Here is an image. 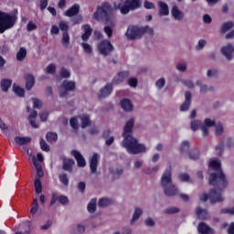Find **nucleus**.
<instances>
[{
    "instance_id": "obj_1",
    "label": "nucleus",
    "mask_w": 234,
    "mask_h": 234,
    "mask_svg": "<svg viewBox=\"0 0 234 234\" xmlns=\"http://www.w3.org/2000/svg\"><path fill=\"white\" fill-rule=\"evenodd\" d=\"M138 8H142V0H125L122 5V3H119L115 9L111 3L103 2L97 6L93 14V19L101 23H111L114 17V10H120L122 16H126V14L138 10Z\"/></svg>"
},
{
    "instance_id": "obj_2",
    "label": "nucleus",
    "mask_w": 234,
    "mask_h": 234,
    "mask_svg": "<svg viewBox=\"0 0 234 234\" xmlns=\"http://www.w3.org/2000/svg\"><path fill=\"white\" fill-rule=\"evenodd\" d=\"M134 127V118H130L123 128V141L122 146L128 151L130 154H140L145 153L147 147L144 144H139L138 140L133 136V129Z\"/></svg>"
},
{
    "instance_id": "obj_3",
    "label": "nucleus",
    "mask_w": 234,
    "mask_h": 234,
    "mask_svg": "<svg viewBox=\"0 0 234 234\" xmlns=\"http://www.w3.org/2000/svg\"><path fill=\"white\" fill-rule=\"evenodd\" d=\"M208 165L211 167L212 171H215V173H211L209 176V186L221 188L228 187V179H226V174H224L222 170L220 160L211 159Z\"/></svg>"
},
{
    "instance_id": "obj_4",
    "label": "nucleus",
    "mask_w": 234,
    "mask_h": 234,
    "mask_svg": "<svg viewBox=\"0 0 234 234\" xmlns=\"http://www.w3.org/2000/svg\"><path fill=\"white\" fill-rule=\"evenodd\" d=\"M161 186L164 187V192L166 197H175L178 193V187L173 185L171 165L165 170L161 177Z\"/></svg>"
},
{
    "instance_id": "obj_5",
    "label": "nucleus",
    "mask_w": 234,
    "mask_h": 234,
    "mask_svg": "<svg viewBox=\"0 0 234 234\" xmlns=\"http://www.w3.org/2000/svg\"><path fill=\"white\" fill-rule=\"evenodd\" d=\"M17 23V9L12 13L0 10V34H5L6 30L14 28Z\"/></svg>"
},
{
    "instance_id": "obj_6",
    "label": "nucleus",
    "mask_w": 234,
    "mask_h": 234,
    "mask_svg": "<svg viewBox=\"0 0 234 234\" xmlns=\"http://www.w3.org/2000/svg\"><path fill=\"white\" fill-rule=\"evenodd\" d=\"M217 188L210 189L208 195L204 193L199 196V200L201 202H207L209 198L210 204H217V202H224V198L222 197V191L226 189V187L216 186Z\"/></svg>"
},
{
    "instance_id": "obj_7",
    "label": "nucleus",
    "mask_w": 234,
    "mask_h": 234,
    "mask_svg": "<svg viewBox=\"0 0 234 234\" xmlns=\"http://www.w3.org/2000/svg\"><path fill=\"white\" fill-rule=\"evenodd\" d=\"M147 33L153 36V34H154V31L153 30V28L149 27V26H145L144 27L130 26L128 27L126 31V37H128V39H140L142 38V36H144V34Z\"/></svg>"
},
{
    "instance_id": "obj_8",
    "label": "nucleus",
    "mask_w": 234,
    "mask_h": 234,
    "mask_svg": "<svg viewBox=\"0 0 234 234\" xmlns=\"http://www.w3.org/2000/svg\"><path fill=\"white\" fill-rule=\"evenodd\" d=\"M97 50L101 56H109L114 50V46L108 39H103L98 43Z\"/></svg>"
},
{
    "instance_id": "obj_9",
    "label": "nucleus",
    "mask_w": 234,
    "mask_h": 234,
    "mask_svg": "<svg viewBox=\"0 0 234 234\" xmlns=\"http://www.w3.org/2000/svg\"><path fill=\"white\" fill-rule=\"evenodd\" d=\"M60 87L64 90L59 91V97L65 98L69 95V92L76 90V82L72 80H64Z\"/></svg>"
},
{
    "instance_id": "obj_10",
    "label": "nucleus",
    "mask_w": 234,
    "mask_h": 234,
    "mask_svg": "<svg viewBox=\"0 0 234 234\" xmlns=\"http://www.w3.org/2000/svg\"><path fill=\"white\" fill-rule=\"evenodd\" d=\"M72 156H74L78 167H85L87 165V161H85V157L80 153L78 150L71 151Z\"/></svg>"
},
{
    "instance_id": "obj_11",
    "label": "nucleus",
    "mask_w": 234,
    "mask_h": 234,
    "mask_svg": "<svg viewBox=\"0 0 234 234\" xmlns=\"http://www.w3.org/2000/svg\"><path fill=\"white\" fill-rule=\"evenodd\" d=\"M74 165H76V161L72 158H64L62 160V169L63 171H68V173H72L74 171Z\"/></svg>"
},
{
    "instance_id": "obj_12",
    "label": "nucleus",
    "mask_w": 234,
    "mask_h": 234,
    "mask_svg": "<svg viewBox=\"0 0 234 234\" xmlns=\"http://www.w3.org/2000/svg\"><path fill=\"white\" fill-rule=\"evenodd\" d=\"M233 52H234V48L233 45L229 44L223 48H221V54L227 58L229 61H231L233 59Z\"/></svg>"
},
{
    "instance_id": "obj_13",
    "label": "nucleus",
    "mask_w": 234,
    "mask_h": 234,
    "mask_svg": "<svg viewBox=\"0 0 234 234\" xmlns=\"http://www.w3.org/2000/svg\"><path fill=\"white\" fill-rule=\"evenodd\" d=\"M98 160H100V155H98L96 153L93 154L90 159V168L92 175L96 174L98 171Z\"/></svg>"
},
{
    "instance_id": "obj_14",
    "label": "nucleus",
    "mask_w": 234,
    "mask_h": 234,
    "mask_svg": "<svg viewBox=\"0 0 234 234\" xmlns=\"http://www.w3.org/2000/svg\"><path fill=\"white\" fill-rule=\"evenodd\" d=\"M197 231L199 234H215V230L205 222H200L197 225Z\"/></svg>"
},
{
    "instance_id": "obj_15",
    "label": "nucleus",
    "mask_w": 234,
    "mask_h": 234,
    "mask_svg": "<svg viewBox=\"0 0 234 234\" xmlns=\"http://www.w3.org/2000/svg\"><path fill=\"white\" fill-rule=\"evenodd\" d=\"M112 83H107L99 92V98H107L110 94H112Z\"/></svg>"
},
{
    "instance_id": "obj_16",
    "label": "nucleus",
    "mask_w": 234,
    "mask_h": 234,
    "mask_svg": "<svg viewBox=\"0 0 234 234\" xmlns=\"http://www.w3.org/2000/svg\"><path fill=\"white\" fill-rule=\"evenodd\" d=\"M189 107H191V93L189 91H186L185 101L180 106V111L182 112H186V111H189Z\"/></svg>"
},
{
    "instance_id": "obj_17",
    "label": "nucleus",
    "mask_w": 234,
    "mask_h": 234,
    "mask_svg": "<svg viewBox=\"0 0 234 234\" xmlns=\"http://www.w3.org/2000/svg\"><path fill=\"white\" fill-rule=\"evenodd\" d=\"M83 30V34L81 35L82 41H89V38L90 36H92V27H90V25L86 24L81 27Z\"/></svg>"
},
{
    "instance_id": "obj_18",
    "label": "nucleus",
    "mask_w": 234,
    "mask_h": 234,
    "mask_svg": "<svg viewBox=\"0 0 234 234\" xmlns=\"http://www.w3.org/2000/svg\"><path fill=\"white\" fill-rule=\"evenodd\" d=\"M127 76H129V71L119 72L112 80L113 85H120V83H123V80Z\"/></svg>"
},
{
    "instance_id": "obj_19",
    "label": "nucleus",
    "mask_w": 234,
    "mask_h": 234,
    "mask_svg": "<svg viewBox=\"0 0 234 234\" xmlns=\"http://www.w3.org/2000/svg\"><path fill=\"white\" fill-rule=\"evenodd\" d=\"M78 14H80V5L78 4L73 5L65 12L67 17H74V16H78Z\"/></svg>"
},
{
    "instance_id": "obj_20",
    "label": "nucleus",
    "mask_w": 234,
    "mask_h": 234,
    "mask_svg": "<svg viewBox=\"0 0 234 234\" xmlns=\"http://www.w3.org/2000/svg\"><path fill=\"white\" fill-rule=\"evenodd\" d=\"M171 15L177 21H182V19H184V13L180 11V9H178V6L176 5H173L171 9Z\"/></svg>"
},
{
    "instance_id": "obj_21",
    "label": "nucleus",
    "mask_w": 234,
    "mask_h": 234,
    "mask_svg": "<svg viewBox=\"0 0 234 234\" xmlns=\"http://www.w3.org/2000/svg\"><path fill=\"white\" fill-rule=\"evenodd\" d=\"M196 215L197 218H200L201 220H207V218H209V213L207 212V210L200 207H197L196 208Z\"/></svg>"
},
{
    "instance_id": "obj_22",
    "label": "nucleus",
    "mask_w": 234,
    "mask_h": 234,
    "mask_svg": "<svg viewBox=\"0 0 234 234\" xmlns=\"http://www.w3.org/2000/svg\"><path fill=\"white\" fill-rule=\"evenodd\" d=\"M34 85H36V79L34 78V75L32 74L26 75L27 90H32V89L34 88Z\"/></svg>"
},
{
    "instance_id": "obj_23",
    "label": "nucleus",
    "mask_w": 234,
    "mask_h": 234,
    "mask_svg": "<svg viewBox=\"0 0 234 234\" xmlns=\"http://www.w3.org/2000/svg\"><path fill=\"white\" fill-rule=\"evenodd\" d=\"M159 6V16H168L169 15V5L165 2L159 1L157 3Z\"/></svg>"
},
{
    "instance_id": "obj_24",
    "label": "nucleus",
    "mask_w": 234,
    "mask_h": 234,
    "mask_svg": "<svg viewBox=\"0 0 234 234\" xmlns=\"http://www.w3.org/2000/svg\"><path fill=\"white\" fill-rule=\"evenodd\" d=\"M121 107L126 112H131L133 111V102H131V100L129 99H122L121 101Z\"/></svg>"
},
{
    "instance_id": "obj_25",
    "label": "nucleus",
    "mask_w": 234,
    "mask_h": 234,
    "mask_svg": "<svg viewBox=\"0 0 234 234\" xmlns=\"http://www.w3.org/2000/svg\"><path fill=\"white\" fill-rule=\"evenodd\" d=\"M15 142L17 145H27V144H30L32 142V138L16 136L15 137Z\"/></svg>"
},
{
    "instance_id": "obj_26",
    "label": "nucleus",
    "mask_w": 234,
    "mask_h": 234,
    "mask_svg": "<svg viewBox=\"0 0 234 234\" xmlns=\"http://www.w3.org/2000/svg\"><path fill=\"white\" fill-rule=\"evenodd\" d=\"M0 87L3 92H8V89L12 87V80L4 79L0 82Z\"/></svg>"
},
{
    "instance_id": "obj_27",
    "label": "nucleus",
    "mask_w": 234,
    "mask_h": 234,
    "mask_svg": "<svg viewBox=\"0 0 234 234\" xmlns=\"http://www.w3.org/2000/svg\"><path fill=\"white\" fill-rule=\"evenodd\" d=\"M81 122V129H87V127H90V116L87 114H83L80 116Z\"/></svg>"
},
{
    "instance_id": "obj_28",
    "label": "nucleus",
    "mask_w": 234,
    "mask_h": 234,
    "mask_svg": "<svg viewBox=\"0 0 234 234\" xmlns=\"http://www.w3.org/2000/svg\"><path fill=\"white\" fill-rule=\"evenodd\" d=\"M233 27H234L233 21H228L223 23L220 28V34H226V32H228V30H231Z\"/></svg>"
},
{
    "instance_id": "obj_29",
    "label": "nucleus",
    "mask_w": 234,
    "mask_h": 234,
    "mask_svg": "<svg viewBox=\"0 0 234 234\" xmlns=\"http://www.w3.org/2000/svg\"><path fill=\"white\" fill-rule=\"evenodd\" d=\"M61 43L64 48H69V45H70V36L69 32H63Z\"/></svg>"
},
{
    "instance_id": "obj_30",
    "label": "nucleus",
    "mask_w": 234,
    "mask_h": 234,
    "mask_svg": "<svg viewBox=\"0 0 234 234\" xmlns=\"http://www.w3.org/2000/svg\"><path fill=\"white\" fill-rule=\"evenodd\" d=\"M58 180H59L60 184H62V186H64V187H68L69 180V176L67 175V173L59 174Z\"/></svg>"
},
{
    "instance_id": "obj_31",
    "label": "nucleus",
    "mask_w": 234,
    "mask_h": 234,
    "mask_svg": "<svg viewBox=\"0 0 234 234\" xmlns=\"http://www.w3.org/2000/svg\"><path fill=\"white\" fill-rule=\"evenodd\" d=\"M26 58H27V48H20L18 52L16 53L17 61H25Z\"/></svg>"
},
{
    "instance_id": "obj_32",
    "label": "nucleus",
    "mask_w": 234,
    "mask_h": 234,
    "mask_svg": "<svg viewBox=\"0 0 234 234\" xmlns=\"http://www.w3.org/2000/svg\"><path fill=\"white\" fill-rule=\"evenodd\" d=\"M46 140L48 142V144H54V142H58V133L48 132L46 134Z\"/></svg>"
},
{
    "instance_id": "obj_33",
    "label": "nucleus",
    "mask_w": 234,
    "mask_h": 234,
    "mask_svg": "<svg viewBox=\"0 0 234 234\" xmlns=\"http://www.w3.org/2000/svg\"><path fill=\"white\" fill-rule=\"evenodd\" d=\"M13 90L16 96H19V98H25V89L14 84Z\"/></svg>"
},
{
    "instance_id": "obj_34",
    "label": "nucleus",
    "mask_w": 234,
    "mask_h": 234,
    "mask_svg": "<svg viewBox=\"0 0 234 234\" xmlns=\"http://www.w3.org/2000/svg\"><path fill=\"white\" fill-rule=\"evenodd\" d=\"M111 204H112V200L107 197H102L98 201L99 207H107V206H111Z\"/></svg>"
},
{
    "instance_id": "obj_35",
    "label": "nucleus",
    "mask_w": 234,
    "mask_h": 234,
    "mask_svg": "<svg viewBox=\"0 0 234 234\" xmlns=\"http://www.w3.org/2000/svg\"><path fill=\"white\" fill-rule=\"evenodd\" d=\"M35 191L37 195L43 193V186L41 185V179L37 178L34 181Z\"/></svg>"
},
{
    "instance_id": "obj_36",
    "label": "nucleus",
    "mask_w": 234,
    "mask_h": 234,
    "mask_svg": "<svg viewBox=\"0 0 234 234\" xmlns=\"http://www.w3.org/2000/svg\"><path fill=\"white\" fill-rule=\"evenodd\" d=\"M98 199L92 198L90 203L88 204V211L89 213H96V204Z\"/></svg>"
},
{
    "instance_id": "obj_37",
    "label": "nucleus",
    "mask_w": 234,
    "mask_h": 234,
    "mask_svg": "<svg viewBox=\"0 0 234 234\" xmlns=\"http://www.w3.org/2000/svg\"><path fill=\"white\" fill-rule=\"evenodd\" d=\"M199 157H200V151H198V149L194 148L189 152L190 160H198Z\"/></svg>"
},
{
    "instance_id": "obj_38",
    "label": "nucleus",
    "mask_w": 234,
    "mask_h": 234,
    "mask_svg": "<svg viewBox=\"0 0 234 234\" xmlns=\"http://www.w3.org/2000/svg\"><path fill=\"white\" fill-rule=\"evenodd\" d=\"M142 208L137 207L135 208L132 220H131V224H134L135 220H138V218H140V216L142 215Z\"/></svg>"
},
{
    "instance_id": "obj_39",
    "label": "nucleus",
    "mask_w": 234,
    "mask_h": 234,
    "mask_svg": "<svg viewBox=\"0 0 234 234\" xmlns=\"http://www.w3.org/2000/svg\"><path fill=\"white\" fill-rule=\"evenodd\" d=\"M38 209H39V203L37 202V199H34L31 205V210H30L31 215H36Z\"/></svg>"
},
{
    "instance_id": "obj_40",
    "label": "nucleus",
    "mask_w": 234,
    "mask_h": 234,
    "mask_svg": "<svg viewBox=\"0 0 234 234\" xmlns=\"http://www.w3.org/2000/svg\"><path fill=\"white\" fill-rule=\"evenodd\" d=\"M40 149L42 151H45L46 153H48L50 151V146L48 144H47V141L45 139L41 138L40 139Z\"/></svg>"
},
{
    "instance_id": "obj_41",
    "label": "nucleus",
    "mask_w": 234,
    "mask_h": 234,
    "mask_svg": "<svg viewBox=\"0 0 234 234\" xmlns=\"http://www.w3.org/2000/svg\"><path fill=\"white\" fill-rule=\"evenodd\" d=\"M69 125L72 127V129L78 131V129H80V125L78 124V118L71 117L69 120Z\"/></svg>"
},
{
    "instance_id": "obj_42",
    "label": "nucleus",
    "mask_w": 234,
    "mask_h": 234,
    "mask_svg": "<svg viewBox=\"0 0 234 234\" xmlns=\"http://www.w3.org/2000/svg\"><path fill=\"white\" fill-rule=\"evenodd\" d=\"M35 164V167L37 169V176H39V178H43V176H45V173L43 172V167H41V165L34 162Z\"/></svg>"
},
{
    "instance_id": "obj_43",
    "label": "nucleus",
    "mask_w": 234,
    "mask_h": 234,
    "mask_svg": "<svg viewBox=\"0 0 234 234\" xmlns=\"http://www.w3.org/2000/svg\"><path fill=\"white\" fill-rule=\"evenodd\" d=\"M80 46L86 54H92V46L85 42L81 43Z\"/></svg>"
},
{
    "instance_id": "obj_44",
    "label": "nucleus",
    "mask_w": 234,
    "mask_h": 234,
    "mask_svg": "<svg viewBox=\"0 0 234 234\" xmlns=\"http://www.w3.org/2000/svg\"><path fill=\"white\" fill-rule=\"evenodd\" d=\"M179 212H180V208L176 207H169V208H166L165 210V215H175V214L179 213Z\"/></svg>"
},
{
    "instance_id": "obj_45",
    "label": "nucleus",
    "mask_w": 234,
    "mask_h": 234,
    "mask_svg": "<svg viewBox=\"0 0 234 234\" xmlns=\"http://www.w3.org/2000/svg\"><path fill=\"white\" fill-rule=\"evenodd\" d=\"M186 151H189V142L183 141L180 145V153H186Z\"/></svg>"
},
{
    "instance_id": "obj_46",
    "label": "nucleus",
    "mask_w": 234,
    "mask_h": 234,
    "mask_svg": "<svg viewBox=\"0 0 234 234\" xmlns=\"http://www.w3.org/2000/svg\"><path fill=\"white\" fill-rule=\"evenodd\" d=\"M190 125H191L192 131H198V128L200 127V125H202V122H200V121H192Z\"/></svg>"
},
{
    "instance_id": "obj_47",
    "label": "nucleus",
    "mask_w": 234,
    "mask_h": 234,
    "mask_svg": "<svg viewBox=\"0 0 234 234\" xmlns=\"http://www.w3.org/2000/svg\"><path fill=\"white\" fill-rule=\"evenodd\" d=\"M46 72L47 74H56V64H49L47 68H46Z\"/></svg>"
},
{
    "instance_id": "obj_48",
    "label": "nucleus",
    "mask_w": 234,
    "mask_h": 234,
    "mask_svg": "<svg viewBox=\"0 0 234 234\" xmlns=\"http://www.w3.org/2000/svg\"><path fill=\"white\" fill-rule=\"evenodd\" d=\"M216 151H218V156H222L224 153V142H221L219 144L216 145Z\"/></svg>"
},
{
    "instance_id": "obj_49",
    "label": "nucleus",
    "mask_w": 234,
    "mask_h": 234,
    "mask_svg": "<svg viewBox=\"0 0 234 234\" xmlns=\"http://www.w3.org/2000/svg\"><path fill=\"white\" fill-rule=\"evenodd\" d=\"M165 85V79L164 78L159 79L155 82V87H157V89H164Z\"/></svg>"
},
{
    "instance_id": "obj_50",
    "label": "nucleus",
    "mask_w": 234,
    "mask_h": 234,
    "mask_svg": "<svg viewBox=\"0 0 234 234\" xmlns=\"http://www.w3.org/2000/svg\"><path fill=\"white\" fill-rule=\"evenodd\" d=\"M144 8H146V10H154V4L153 2H149L148 0H145L144 3Z\"/></svg>"
},
{
    "instance_id": "obj_51",
    "label": "nucleus",
    "mask_w": 234,
    "mask_h": 234,
    "mask_svg": "<svg viewBox=\"0 0 234 234\" xmlns=\"http://www.w3.org/2000/svg\"><path fill=\"white\" fill-rule=\"evenodd\" d=\"M221 215H234V207L232 208H222L220 210Z\"/></svg>"
},
{
    "instance_id": "obj_52",
    "label": "nucleus",
    "mask_w": 234,
    "mask_h": 234,
    "mask_svg": "<svg viewBox=\"0 0 234 234\" xmlns=\"http://www.w3.org/2000/svg\"><path fill=\"white\" fill-rule=\"evenodd\" d=\"M58 202L62 204V206H67V204H69V197H67V196H58Z\"/></svg>"
},
{
    "instance_id": "obj_53",
    "label": "nucleus",
    "mask_w": 234,
    "mask_h": 234,
    "mask_svg": "<svg viewBox=\"0 0 234 234\" xmlns=\"http://www.w3.org/2000/svg\"><path fill=\"white\" fill-rule=\"evenodd\" d=\"M59 28L62 32H69V25L64 21L59 22Z\"/></svg>"
},
{
    "instance_id": "obj_54",
    "label": "nucleus",
    "mask_w": 234,
    "mask_h": 234,
    "mask_svg": "<svg viewBox=\"0 0 234 234\" xmlns=\"http://www.w3.org/2000/svg\"><path fill=\"white\" fill-rule=\"evenodd\" d=\"M60 76L61 78H70V72L67 69L61 68Z\"/></svg>"
},
{
    "instance_id": "obj_55",
    "label": "nucleus",
    "mask_w": 234,
    "mask_h": 234,
    "mask_svg": "<svg viewBox=\"0 0 234 234\" xmlns=\"http://www.w3.org/2000/svg\"><path fill=\"white\" fill-rule=\"evenodd\" d=\"M189 178L190 177L188 174L183 173L179 175V180L181 182H189Z\"/></svg>"
},
{
    "instance_id": "obj_56",
    "label": "nucleus",
    "mask_w": 234,
    "mask_h": 234,
    "mask_svg": "<svg viewBox=\"0 0 234 234\" xmlns=\"http://www.w3.org/2000/svg\"><path fill=\"white\" fill-rule=\"evenodd\" d=\"M205 125H203L204 127H214L215 125V121H211V119L207 118L204 121Z\"/></svg>"
},
{
    "instance_id": "obj_57",
    "label": "nucleus",
    "mask_w": 234,
    "mask_h": 234,
    "mask_svg": "<svg viewBox=\"0 0 234 234\" xmlns=\"http://www.w3.org/2000/svg\"><path fill=\"white\" fill-rule=\"evenodd\" d=\"M59 201V196L57 193H53L51 197L50 206H54L56 202Z\"/></svg>"
},
{
    "instance_id": "obj_58",
    "label": "nucleus",
    "mask_w": 234,
    "mask_h": 234,
    "mask_svg": "<svg viewBox=\"0 0 234 234\" xmlns=\"http://www.w3.org/2000/svg\"><path fill=\"white\" fill-rule=\"evenodd\" d=\"M32 100L34 109H39L41 107V101L37 98H33Z\"/></svg>"
},
{
    "instance_id": "obj_59",
    "label": "nucleus",
    "mask_w": 234,
    "mask_h": 234,
    "mask_svg": "<svg viewBox=\"0 0 234 234\" xmlns=\"http://www.w3.org/2000/svg\"><path fill=\"white\" fill-rule=\"evenodd\" d=\"M158 169H159V166L158 165H155L154 167H149L147 170H146V175H153V173H158Z\"/></svg>"
},
{
    "instance_id": "obj_60",
    "label": "nucleus",
    "mask_w": 234,
    "mask_h": 234,
    "mask_svg": "<svg viewBox=\"0 0 234 234\" xmlns=\"http://www.w3.org/2000/svg\"><path fill=\"white\" fill-rule=\"evenodd\" d=\"M37 28V26L33 23L32 21L27 23V31L32 32V30H36Z\"/></svg>"
},
{
    "instance_id": "obj_61",
    "label": "nucleus",
    "mask_w": 234,
    "mask_h": 234,
    "mask_svg": "<svg viewBox=\"0 0 234 234\" xmlns=\"http://www.w3.org/2000/svg\"><path fill=\"white\" fill-rule=\"evenodd\" d=\"M104 32L108 36V37H112V27L106 26L104 27Z\"/></svg>"
},
{
    "instance_id": "obj_62",
    "label": "nucleus",
    "mask_w": 234,
    "mask_h": 234,
    "mask_svg": "<svg viewBox=\"0 0 234 234\" xmlns=\"http://www.w3.org/2000/svg\"><path fill=\"white\" fill-rule=\"evenodd\" d=\"M48 6V0H40V10L43 12Z\"/></svg>"
},
{
    "instance_id": "obj_63",
    "label": "nucleus",
    "mask_w": 234,
    "mask_h": 234,
    "mask_svg": "<svg viewBox=\"0 0 234 234\" xmlns=\"http://www.w3.org/2000/svg\"><path fill=\"white\" fill-rule=\"evenodd\" d=\"M128 84L130 85V87H138V80H136L135 78H131L128 81Z\"/></svg>"
},
{
    "instance_id": "obj_64",
    "label": "nucleus",
    "mask_w": 234,
    "mask_h": 234,
    "mask_svg": "<svg viewBox=\"0 0 234 234\" xmlns=\"http://www.w3.org/2000/svg\"><path fill=\"white\" fill-rule=\"evenodd\" d=\"M222 133H224V127L222 126V124H218L216 127V135L220 136V134H222Z\"/></svg>"
}]
</instances>
